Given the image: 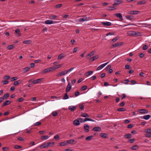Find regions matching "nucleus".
<instances>
[{
  "label": "nucleus",
  "instance_id": "4",
  "mask_svg": "<svg viewBox=\"0 0 151 151\" xmlns=\"http://www.w3.org/2000/svg\"><path fill=\"white\" fill-rule=\"evenodd\" d=\"M49 144H47L46 142L45 143L39 146L41 149L47 148L49 147Z\"/></svg>",
  "mask_w": 151,
  "mask_h": 151
},
{
  "label": "nucleus",
  "instance_id": "62",
  "mask_svg": "<svg viewBox=\"0 0 151 151\" xmlns=\"http://www.w3.org/2000/svg\"><path fill=\"white\" fill-rule=\"evenodd\" d=\"M118 37H115V38H113L112 40V41H113V42H114L115 41H116L117 40H118Z\"/></svg>",
  "mask_w": 151,
  "mask_h": 151
},
{
  "label": "nucleus",
  "instance_id": "38",
  "mask_svg": "<svg viewBox=\"0 0 151 151\" xmlns=\"http://www.w3.org/2000/svg\"><path fill=\"white\" fill-rule=\"evenodd\" d=\"M145 132L147 133H151V129H147L145 130Z\"/></svg>",
  "mask_w": 151,
  "mask_h": 151
},
{
  "label": "nucleus",
  "instance_id": "41",
  "mask_svg": "<svg viewBox=\"0 0 151 151\" xmlns=\"http://www.w3.org/2000/svg\"><path fill=\"white\" fill-rule=\"evenodd\" d=\"M41 123L40 122H37L34 124L33 125L35 126H39L41 124Z\"/></svg>",
  "mask_w": 151,
  "mask_h": 151
},
{
  "label": "nucleus",
  "instance_id": "45",
  "mask_svg": "<svg viewBox=\"0 0 151 151\" xmlns=\"http://www.w3.org/2000/svg\"><path fill=\"white\" fill-rule=\"evenodd\" d=\"M46 143L47 144H49V147H52V145H53L54 144H55V142H52V143L51 142H46Z\"/></svg>",
  "mask_w": 151,
  "mask_h": 151
},
{
  "label": "nucleus",
  "instance_id": "9",
  "mask_svg": "<svg viewBox=\"0 0 151 151\" xmlns=\"http://www.w3.org/2000/svg\"><path fill=\"white\" fill-rule=\"evenodd\" d=\"M71 88V85L70 84V83L69 82L68 83V84L67 85V86L66 87V92H68L70 91Z\"/></svg>",
  "mask_w": 151,
  "mask_h": 151
},
{
  "label": "nucleus",
  "instance_id": "10",
  "mask_svg": "<svg viewBox=\"0 0 151 151\" xmlns=\"http://www.w3.org/2000/svg\"><path fill=\"white\" fill-rule=\"evenodd\" d=\"M99 57L98 55L93 56V57L90 58L89 60L90 62H92L93 61L98 59Z\"/></svg>",
  "mask_w": 151,
  "mask_h": 151
},
{
  "label": "nucleus",
  "instance_id": "36",
  "mask_svg": "<svg viewBox=\"0 0 151 151\" xmlns=\"http://www.w3.org/2000/svg\"><path fill=\"white\" fill-rule=\"evenodd\" d=\"M14 47L12 45H9L8 46L7 48L9 50H11Z\"/></svg>",
  "mask_w": 151,
  "mask_h": 151
},
{
  "label": "nucleus",
  "instance_id": "6",
  "mask_svg": "<svg viewBox=\"0 0 151 151\" xmlns=\"http://www.w3.org/2000/svg\"><path fill=\"white\" fill-rule=\"evenodd\" d=\"M67 74V73L66 72V70H64L61 72L59 73L57 75V76L58 77H59L61 76H64Z\"/></svg>",
  "mask_w": 151,
  "mask_h": 151
},
{
  "label": "nucleus",
  "instance_id": "15",
  "mask_svg": "<svg viewBox=\"0 0 151 151\" xmlns=\"http://www.w3.org/2000/svg\"><path fill=\"white\" fill-rule=\"evenodd\" d=\"M101 23L104 26H110L111 25V23L109 22H101Z\"/></svg>",
  "mask_w": 151,
  "mask_h": 151
},
{
  "label": "nucleus",
  "instance_id": "47",
  "mask_svg": "<svg viewBox=\"0 0 151 151\" xmlns=\"http://www.w3.org/2000/svg\"><path fill=\"white\" fill-rule=\"evenodd\" d=\"M139 147L137 145L133 146V150H136Z\"/></svg>",
  "mask_w": 151,
  "mask_h": 151
},
{
  "label": "nucleus",
  "instance_id": "33",
  "mask_svg": "<svg viewBox=\"0 0 151 151\" xmlns=\"http://www.w3.org/2000/svg\"><path fill=\"white\" fill-rule=\"evenodd\" d=\"M9 93H6L4 95L3 97L4 98V99H6L9 97Z\"/></svg>",
  "mask_w": 151,
  "mask_h": 151
},
{
  "label": "nucleus",
  "instance_id": "32",
  "mask_svg": "<svg viewBox=\"0 0 151 151\" xmlns=\"http://www.w3.org/2000/svg\"><path fill=\"white\" fill-rule=\"evenodd\" d=\"M117 110L118 111H123L126 110V109L124 108H119L117 109Z\"/></svg>",
  "mask_w": 151,
  "mask_h": 151
},
{
  "label": "nucleus",
  "instance_id": "30",
  "mask_svg": "<svg viewBox=\"0 0 151 151\" xmlns=\"http://www.w3.org/2000/svg\"><path fill=\"white\" fill-rule=\"evenodd\" d=\"M67 145V143L66 141L61 142L60 143L59 145L61 146H64Z\"/></svg>",
  "mask_w": 151,
  "mask_h": 151
},
{
  "label": "nucleus",
  "instance_id": "23",
  "mask_svg": "<svg viewBox=\"0 0 151 151\" xmlns=\"http://www.w3.org/2000/svg\"><path fill=\"white\" fill-rule=\"evenodd\" d=\"M93 73L92 71H89L86 72L85 74V75L86 76H88L91 75Z\"/></svg>",
  "mask_w": 151,
  "mask_h": 151
},
{
  "label": "nucleus",
  "instance_id": "60",
  "mask_svg": "<svg viewBox=\"0 0 151 151\" xmlns=\"http://www.w3.org/2000/svg\"><path fill=\"white\" fill-rule=\"evenodd\" d=\"M24 100V99L22 98H21L17 100V101L18 102H21L23 101Z\"/></svg>",
  "mask_w": 151,
  "mask_h": 151
},
{
  "label": "nucleus",
  "instance_id": "49",
  "mask_svg": "<svg viewBox=\"0 0 151 151\" xmlns=\"http://www.w3.org/2000/svg\"><path fill=\"white\" fill-rule=\"evenodd\" d=\"M58 114V113L56 111L52 112V115L53 116H57Z\"/></svg>",
  "mask_w": 151,
  "mask_h": 151
},
{
  "label": "nucleus",
  "instance_id": "1",
  "mask_svg": "<svg viewBox=\"0 0 151 151\" xmlns=\"http://www.w3.org/2000/svg\"><path fill=\"white\" fill-rule=\"evenodd\" d=\"M53 70V69L52 67L49 68L44 70L42 72V73H46L50 71H52Z\"/></svg>",
  "mask_w": 151,
  "mask_h": 151
},
{
  "label": "nucleus",
  "instance_id": "52",
  "mask_svg": "<svg viewBox=\"0 0 151 151\" xmlns=\"http://www.w3.org/2000/svg\"><path fill=\"white\" fill-rule=\"evenodd\" d=\"M74 68H72L70 69H68V70H66V72L67 73V74L69 72H71V71H72L73 69Z\"/></svg>",
  "mask_w": 151,
  "mask_h": 151
},
{
  "label": "nucleus",
  "instance_id": "44",
  "mask_svg": "<svg viewBox=\"0 0 151 151\" xmlns=\"http://www.w3.org/2000/svg\"><path fill=\"white\" fill-rule=\"evenodd\" d=\"M54 138L56 140H58L60 139L59 136L58 135H56L55 136Z\"/></svg>",
  "mask_w": 151,
  "mask_h": 151
},
{
  "label": "nucleus",
  "instance_id": "13",
  "mask_svg": "<svg viewBox=\"0 0 151 151\" xmlns=\"http://www.w3.org/2000/svg\"><path fill=\"white\" fill-rule=\"evenodd\" d=\"M56 22L55 21H53L50 20H48L45 21V23L46 24H51L53 23H55Z\"/></svg>",
  "mask_w": 151,
  "mask_h": 151
},
{
  "label": "nucleus",
  "instance_id": "55",
  "mask_svg": "<svg viewBox=\"0 0 151 151\" xmlns=\"http://www.w3.org/2000/svg\"><path fill=\"white\" fill-rule=\"evenodd\" d=\"M57 18V16L56 15H51L50 16V19H55Z\"/></svg>",
  "mask_w": 151,
  "mask_h": 151
},
{
  "label": "nucleus",
  "instance_id": "61",
  "mask_svg": "<svg viewBox=\"0 0 151 151\" xmlns=\"http://www.w3.org/2000/svg\"><path fill=\"white\" fill-rule=\"evenodd\" d=\"M8 148L7 147H4L2 148V150L4 151H7Z\"/></svg>",
  "mask_w": 151,
  "mask_h": 151
},
{
  "label": "nucleus",
  "instance_id": "29",
  "mask_svg": "<svg viewBox=\"0 0 151 151\" xmlns=\"http://www.w3.org/2000/svg\"><path fill=\"white\" fill-rule=\"evenodd\" d=\"M81 116L83 117H89V116L88 115V114H87V113H81Z\"/></svg>",
  "mask_w": 151,
  "mask_h": 151
},
{
  "label": "nucleus",
  "instance_id": "58",
  "mask_svg": "<svg viewBox=\"0 0 151 151\" xmlns=\"http://www.w3.org/2000/svg\"><path fill=\"white\" fill-rule=\"evenodd\" d=\"M125 68L126 69H129L131 68V67L129 65H126L125 66Z\"/></svg>",
  "mask_w": 151,
  "mask_h": 151
},
{
  "label": "nucleus",
  "instance_id": "57",
  "mask_svg": "<svg viewBox=\"0 0 151 151\" xmlns=\"http://www.w3.org/2000/svg\"><path fill=\"white\" fill-rule=\"evenodd\" d=\"M148 47L147 45H144L142 47V49L144 50H147V49Z\"/></svg>",
  "mask_w": 151,
  "mask_h": 151
},
{
  "label": "nucleus",
  "instance_id": "11",
  "mask_svg": "<svg viewBox=\"0 0 151 151\" xmlns=\"http://www.w3.org/2000/svg\"><path fill=\"white\" fill-rule=\"evenodd\" d=\"M95 54V51H92L91 52L89 53L86 56V58H89L92 56L93 55Z\"/></svg>",
  "mask_w": 151,
  "mask_h": 151
},
{
  "label": "nucleus",
  "instance_id": "54",
  "mask_svg": "<svg viewBox=\"0 0 151 151\" xmlns=\"http://www.w3.org/2000/svg\"><path fill=\"white\" fill-rule=\"evenodd\" d=\"M127 34L128 36H132V32L131 31H128L127 32Z\"/></svg>",
  "mask_w": 151,
  "mask_h": 151
},
{
  "label": "nucleus",
  "instance_id": "63",
  "mask_svg": "<svg viewBox=\"0 0 151 151\" xmlns=\"http://www.w3.org/2000/svg\"><path fill=\"white\" fill-rule=\"evenodd\" d=\"M10 78V76H4V78L6 80H8Z\"/></svg>",
  "mask_w": 151,
  "mask_h": 151
},
{
  "label": "nucleus",
  "instance_id": "40",
  "mask_svg": "<svg viewBox=\"0 0 151 151\" xmlns=\"http://www.w3.org/2000/svg\"><path fill=\"white\" fill-rule=\"evenodd\" d=\"M68 98H69L68 95V93L67 92L65 94L64 96L63 97V98L65 99H68Z\"/></svg>",
  "mask_w": 151,
  "mask_h": 151
},
{
  "label": "nucleus",
  "instance_id": "3",
  "mask_svg": "<svg viewBox=\"0 0 151 151\" xmlns=\"http://www.w3.org/2000/svg\"><path fill=\"white\" fill-rule=\"evenodd\" d=\"M114 2L113 4V6H116L117 5H118L119 4L122 3L123 2L122 0H114Z\"/></svg>",
  "mask_w": 151,
  "mask_h": 151
},
{
  "label": "nucleus",
  "instance_id": "19",
  "mask_svg": "<svg viewBox=\"0 0 151 151\" xmlns=\"http://www.w3.org/2000/svg\"><path fill=\"white\" fill-rule=\"evenodd\" d=\"M100 136L103 138H106L108 137V135L104 133H101L100 134Z\"/></svg>",
  "mask_w": 151,
  "mask_h": 151
},
{
  "label": "nucleus",
  "instance_id": "24",
  "mask_svg": "<svg viewBox=\"0 0 151 151\" xmlns=\"http://www.w3.org/2000/svg\"><path fill=\"white\" fill-rule=\"evenodd\" d=\"M22 82V81L19 80L14 82V85H17L21 83Z\"/></svg>",
  "mask_w": 151,
  "mask_h": 151
},
{
  "label": "nucleus",
  "instance_id": "8",
  "mask_svg": "<svg viewBox=\"0 0 151 151\" xmlns=\"http://www.w3.org/2000/svg\"><path fill=\"white\" fill-rule=\"evenodd\" d=\"M108 62H107L106 63L103 64L100 66H98L97 68H96V70H101L102 69L103 67H104L106 65Z\"/></svg>",
  "mask_w": 151,
  "mask_h": 151
},
{
  "label": "nucleus",
  "instance_id": "50",
  "mask_svg": "<svg viewBox=\"0 0 151 151\" xmlns=\"http://www.w3.org/2000/svg\"><path fill=\"white\" fill-rule=\"evenodd\" d=\"M17 79V77H12L11 78V81H13L16 80Z\"/></svg>",
  "mask_w": 151,
  "mask_h": 151
},
{
  "label": "nucleus",
  "instance_id": "20",
  "mask_svg": "<svg viewBox=\"0 0 151 151\" xmlns=\"http://www.w3.org/2000/svg\"><path fill=\"white\" fill-rule=\"evenodd\" d=\"M114 15L119 17V19H123L122 15L121 13H116L114 14Z\"/></svg>",
  "mask_w": 151,
  "mask_h": 151
},
{
  "label": "nucleus",
  "instance_id": "28",
  "mask_svg": "<svg viewBox=\"0 0 151 151\" xmlns=\"http://www.w3.org/2000/svg\"><path fill=\"white\" fill-rule=\"evenodd\" d=\"M31 42V41L30 40H27L24 41L23 42V43L24 44H29Z\"/></svg>",
  "mask_w": 151,
  "mask_h": 151
},
{
  "label": "nucleus",
  "instance_id": "27",
  "mask_svg": "<svg viewBox=\"0 0 151 151\" xmlns=\"http://www.w3.org/2000/svg\"><path fill=\"white\" fill-rule=\"evenodd\" d=\"M87 121H93V122L95 121L94 120H93L91 119L88 118H85L83 120V122H85Z\"/></svg>",
  "mask_w": 151,
  "mask_h": 151
},
{
  "label": "nucleus",
  "instance_id": "17",
  "mask_svg": "<svg viewBox=\"0 0 151 151\" xmlns=\"http://www.w3.org/2000/svg\"><path fill=\"white\" fill-rule=\"evenodd\" d=\"M141 33L139 32H135L133 31V37L134 36H140Z\"/></svg>",
  "mask_w": 151,
  "mask_h": 151
},
{
  "label": "nucleus",
  "instance_id": "5",
  "mask_svg": "<svg viewBox=\"0 0 151 151\" xmlns=\"http://www.w3.org/2000/svg\"><path fill=\"white\" fill-rule=\"evenodd\" d=\"M123 43L122 42H119L117 43L114 44L113 45L111 46V47L112 48L115 47H117L118 46H120L123 45Z\"/></svg>",
  "mask_w": 151,
  "mask_h": 151
},
{
  "label": "nucleus",
  "instance_id": "64",
  "mask_svg": "<svg viewBox=\"0 0 151 151\" xmlns=\"http://www.w3.org/2000/svg\"><path fill=\"white\" fill-rule=\"evenodd\" d=\"M144 55L145 54L143 53H141L139 55V56L140 58H143L144 56Z\"/></svg>",
  "mask_w": 151,
  "mask_h": 151
},
{
  "label": "nucleus",
  "instance_id": "16",
  "mask_svg": "<svg viewBox=\"0 0 151 151\" xmlns=\"http://www.w3.org/2000/svg\"><path fill=\"white\" fill-rule=\"evenodd\" d=\"M73 124L76 126L80 124L78 119L74 120L73 121Z\"/></svg>",
  "mask_w": 151,
  "mask_h": 151
},
{
  "label": "nucleus",
  "instance_id": "35",
  "mask_svg": "<svg viewBox=\"0 0 151 151\" xmlns=\"http://www.w3.org/2000/svg\"><path fill=\"white\" fill-rule=\"evenodd\" d=\"M93 137V136H88L86 138V140H89V141H90V140H91L92 138V137Z\"/></svg>",
  "mask_w": 151,
  "mask_h": 151
},
{
  "label": "nucleus",
  "instance_id": "59",
  "mask_svg": "<svg viewBox=\"0 0 151 151\" xmlns=\"http://www.w3.org/2000/svg\"><path fill=\"white\" fill-rule=\"evenodd\" d=\"M139 13L138 11H133V14H137Z\"/></svg>",
  "mask_w": 151,
  "mask_h": 151
},
{
  "label": "nucleus",
  "instance_id": "12",
  "mask_svg": "<svg viewBox=\"0 0 151 151\" xmlns=\"http://www.w3.org/2000/svg\"><path fill=\"white\" fill-rule=\"evenodd\" d=\"M84 128L85 129V131L86 132H88L89 131V126L87 124H84Z\"/></svg>",
  "mask_w": 151,
  "mask_h": 151
},
{
  "label": "nucleus",
  "instance_id": "37",
  "mask_svg": "<svg viewBox=\"0 0 151 151\" xmlns=\"http://www.w3.org/2000/svg\"><path fill=\"white\" fill-rule=\"evenodd\" d=\"M48 138V136H42L41 138L42 139H46Z\"/></svg>",
  "mask_w": 151,
  "mask_h": 151
},
{
  "label": "nucleus",
  "instance_id": "39",
  "mask_svg": "<svg viewBox=\"0 0 151 151\" xmlns=\"http://www.w3.org/2000/svg\"><path fill=\"white\" fill-rule=\"evenodd\" d=\"M124 136L126 138H128L131 137L132 135L131 134H125Z\"/></svg>",
  "mask_w": 151,
  "mask_h": 151
},
{
  "label": "nucleus",
  "instance_id": "14",
  "mask_svg": "<svg viewBox=\"0 0 151 151\" xmlns=\"http://www.w3.org/2000/svg\"><path fill=\"white\" fill-rule=\"evenodd\" d=\"M139 112L141 113L146 114L148 112L147 110L145 109H139Z\"/></svg>",
  "mask_w": 151,
  "mask_h": 151
},
{
  "label": "nucleus",
  "instance_id": "56",
  "mask_svg": "<svg viewBox=\"0 0 151 151\" xmlns=\"http://www.w3.org/2000/svg\"><path fill=\"white\" fill-rule=\"evenodd\" d=\"M145 135L146 137H151V133H147L145 134Z\"/></svg>",
  "mask_w": 151,
  "mask_h": 151
},
{
  "label": "nucleus",
  "instance_id": "7",
  "mask_svg": "<svg viewBox=\"0 0 151 151\" xmlns=\"http://www.w3.org/2000/svg\"><path fill=\"white\" fill-rule=\"evenodd\" d=\"M11 103V101L9 100H6L3 103V104L1 105V107H3L4 106L9 104Z\"/></svg>",
  "mask_w": 151,
  "mask_h": 151
},
{
  "label": "nucleus",
  "instance_id": "18",
  "mask_svg": "<svg viewBox=\"0 0 151 151\" xmlns=\"http://www.w3.org/2000/svg\"><path fill=\"white\" fill-rule=\"evenodd\" d=\"M76 109V107L74 106H70L68 107L69 109L70 110L72 111H73Z\"/></svg>",
  "mask_w": 151,
  "mask_h": 151
},
{
  "label": "nucleus",
  "instance_id": "53",
  "mask_svg": "<svg viewBox=\"0 0 151 151\" xmlns=\"http://www.w3.org/2000/svg\"><path fill=\"white\" fill-rule=\"evenodd\" d=\"M74 68H72L70 69H68V70H66V72L67 73V74L69 72H71V71H72L73 69Z\"/></svg>",
  "mask_w": 151,
  "mask_h": 151
},
{
  "label": "nucleus",
  "instance_id": "25",
  "mask_svg": "<svg viewBox=\"0 0 151 151\" xmlns=\"http://www.w3.org/2000/svg\"><path fill=\"white\" fill-rule=\"evenodd\" d=\"M64 55L63 53H61L59 55L58 59V60H60L62 59V58H64Z\"/></svg>",
  "mask_w": 151,
  "mask_h": 151
},
{
  "label": "nucleus",
  "instance_id": "46",
  "mask_svg": "<svg viewBox=\"0 0 151 151\" xmlns=\"http://www.w3.org/2000/svg\"><path fill=\"white\" fill-rule=\"evenodd\" d=\"M79 106L80 109L82 110H83L84 108V105L83 104H80L79 105Z\"/></svg>",
  "mask_w": 151,
  "mask_h": 151
},
{
  "label": "nucleus",
  "instance_id": "2",
  "mask_svg": "<svg viewBox=\"0 0 151 151\" xmlns=\"http://www.w3.org/2000/svg\"><path fill=\"white\" fill-rule=\"evenodd\" d=\"M43 78H39L33 81L32 84H37L41 82L42 81H43Z\"/></svg>",
  "mask_w": 151,
  "mask_h": 151
},
{
  "label": "nucleus",
  "instance_id": "48",
  "mask_svg": "<svg viewBox=\"0 0 151 151\" xmlns=\"http://www.w3.org/2000/svg\"><path fill=\"white\" fill-rule=\"evenodd\" d=\"M14 148L15 149H19L22 148V146L18 145H16L14 146Z\"/></svg>",
  "mask_w": 151,
  "mask_h": 151
},
{
  "label": "nucleus",
  "instance_id": "26",
  "mask_svg": "<svg viewBox=\"0 0 151 151\" xmlns=\"http://www.w3.org/2000/svg\"><path fill=\"white\" fill-rule=\"evenodd\" d=\"M146 1L145 0L141 1L137 3V4H146Z\"/></svg>",
  "mask_w": 151,
  "mask_h": 151
},
{
  "label": "nucleus",
  "instance_id": "21",
  "mask_svg": "<svg viewBox=\"0 0 151 151\" xmlns=\"http://www.w3.org/2000/svg\"><path fill=\"white\" fill-rule=\"evenodd\" d=\"M61 64H60L54 66L52 67L53 70L59 68L61 66Z\"/></svg>",
  "mask_w": 151,
  "mask_h": 151
},
{
  "label": "nucleus",
  "instance_id": "34",
  "mask_svg": "<svg viewBox=\"0 0 151 151\" xmlns=\"http://www.w3.org/2000/svg\"><path fill=\"white\" fill-rule=\"evenodd\" d=\"M116 9V8L114 7L109 6L108 7L107 10H113Z\"/></svg>",
  "mask_w": 151,
  "mask_h": 151
},
{
  "label": "nucleus",
  "instance_id": "42",
  "mask_svg": "<svg viewBox=\"0 0 151 151\" xmlns=\"http://www.w3.org/2000/svg\"><path fill=\"white\" fill-rule=\"evenodd\" d=\"M87 88V86H82L81 88V90L82 91H85Z\"/></svg>",
  "mask_w": 151,
  "mask_h": 151
},
{
  "label": "nucleus",
  "instance_id": "31",
  "mask_svg": "<svg viewBox=\"0 0 151 151\" xmlns=\"http://www.w3.org/2000/svg\"><path fill=\"white\" fill-rule=\"evenodd\" d=\"M150 117V116L149 115H145L143 116V118L146 120L148 119Z\"/></svg>",
  "mask_w": 151,
  "mask_h": 151
},
{
  "label": "nucleus",
  "instance_id": "43",
  "mask_svg": "<svg viewBox=\"0 0 151 151\" xmlns=\"http://www.w3.org/2000/svg\"><path fill=\"white\" fill-rule=\"evenodd\" d=\"M29 69H30V68L27 67L24 68L23 69V70H24V72H27L29 70Z\"/></svg>",
  "mask_w": 151,
  "mask_h": 151
},
{
  "label": "nucleus",
  "instance_id": "51",
  "mask_svg": "<svg viewBox=\"0 0 151 151\" xmlns=\"http://www.w3.org/2000/svg\"><path fill=\"white\" fill-rule=\"evenodd\" d=\"M62 6L61 4H58L56 5L55 7L56 8H59L61 7Z\"/></svg>",
  "mask_w": 151,
  "mask_h": 151
},
{
  "label": "nucleus",
  "instance_id": "22",
  "mask_svg": "<svg viewBox=\"0 0 151 151\" xmlns=\"http://www.w3.org/2000/svg\"><path fill=\"white\" fill-rule=\"evenodd\" d=\"M101 129V128L99 127H94L92 129L93 130L95 131H100Z\"/></svg>",
  "mask_w": 151,
  "mask_h": 151
}]
</instances>
